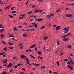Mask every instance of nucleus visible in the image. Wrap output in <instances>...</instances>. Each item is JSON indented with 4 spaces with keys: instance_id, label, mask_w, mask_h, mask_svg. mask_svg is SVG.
Returning <instances> with one entry per match:
<instances>
[{
    "instance_id": "1",
    "label": "nucleus",
    "mask_w": 74,
    "mask_h": 74,
    "mask_svg": "<svg viewBox=\"0 0 74 74\" xmlns=\"http://www.w3.org/2000/svg\"><path fill=\"white\" fill-rule=\"evenodd\" d=\"M67 64L68 65L67 66L68 67H69V68H70L71 70H73V68H72V66H71V63L70 62V61H68V62L67 63Z\"/></svg>"
},
{
    "instance_id": "2",
    "label": "nucleus",
    "mask_w": 74,
    "mask_h": 74,
    "mask_svg": "<svg viewBox=\"0 0 74 74\" xmlns=\"http://www.w3.org/2000/svg\"><path fill=\"white\" fill-rule=\"evenodd\" d=\"M66 16L67 17H71L72 16V14H66Z\"/></svg>"
},
{
    "instance_id": "3",
    "label": "nucleus",
    "mask_w": 74,
    "mask_h": 74,
    "mask_svg": "<svg viewBox=\"0 0 74 74\" xmlns=\"http://www.w3.org/2000/svg\"><path fill=\"white\" fill-rule=\"evenodd\" d=\"M32 25H34L35 27H36V28L38 27L37 24L36 23H32Z\"/></svg>"
},
{
    "instance_id": "4",
    "label": "nucleus",
    "mask_w": 74,
    "mask_h": 74,
    "mask_svg": "<svg viewBox=\"0 0 74 74\" xmlns=\"http://www.w3.org/2000/svg\"><path fill=\"white\" fill-rule=\"evenodd\" d=\"M12 64L11 63L9 64L7 66L8 67H12Z\"/></svg>"
},
{
    "instance_id": "5",
    "label": "nucleus",
    "mask_w": 74,
    "mask_h": 74,
    "mask_svg": "<svg viewBox=\"0 0 74 74\" xmlns=\"http://www.w3.org/2000/svg\"><path fill=\"white\" fill-rule=\"evenodd\" d=\"M61 27V26H57L56 27V30H57L58 29H60V28Z\"/></svg>"
},
{
    "instance_id": "6",
    "label": "nucleus",
    "mask_w": 74,
    "mask_h": 74,
    "mask_svg": "<svg viewBox=\"0 0 74 74\" xmlns=\"http://www.w3.org/2000/svg\"><path fill=\"white\" fill-rule=\"evenodd\" d=\"M69 38H67L66 37L65 38H64L63 39V40L65 41H67L68 40Z\"/></svg>"
},
{
    "instance_id": "7",
    "label": "nucleus",
    "mask_w": 74,
    "mask_h": 74,
    "mask_svg": "<svg viewBox=\"0 0 74 74\" xmlns=\"http://www.w3.org/2000/svg\"><path fill=\"white\" fill-rule=\"evenodd\" d=\"M21 59H24L25 57V56L24 55H21Z\"/></svg>"
},
{
    "instance_id": "8",
    "label": "nucleus",
    "mask_w": 74,
    "mask_h": 74,
    "mask_svg": "<svg viewBox=\"0 0 74 74\" xmlns=\"http://www.w3.org/2000/svg\"><path fill=\"white\" fill-rule=\"evenodd\" d=\"M42 19H35L36 21H38L39 22H40L41 21H42Z\"/></svg>"
},
{
    "instance_id": "9",
    "label": "nucleus",
    "mask_w": 74,
    "mask_h": 74,
    "mask_svg": "<svg viewBox=\"0 0 74 74\" xmlns=\"http://www.w3.org/2000/svg\"><path fill=\"white\" fill-rule=\"evenodd\" d=\"M26 32H25L24 33H23V37H26V36H27V35H26Z\"/></svg>"
},
{
    "instance_id": "10",
    "label": "nucleus",
    "mask_w": 74,
    "mask_h": 74,
    "mask_svg": "<svg viewBox=\"0 0 74 74\" xmlns=\"http://www.w3.org/2000/svg\"><path fill=\"white\" fill-rule=\"evenodd\" d=\"M36 45H35V44H34L33 45H32V46H30V48L31 49L32 48H34V47H35V46H36Z\"/></svg>"
},
{
    "instance_id": "11",
    "label": "nucleus",
    "mask_w": 74,
    "mask_h": 74,
    "mask_svg": "<svg viewBox=\"0 0 74 74\" xmlns=\"http://www.w3.org/2000/svg\"><path fill=\"white\" fill-rule=\"evenodd\" d=\"M48 36H45V37H44V40H47V39H48Z\"/></svg>"
},
{
    "instance_id": "12",
    "label": "nucleus",
    "mask_w": 74,
    "mask_h": 74,
    "mask_svg": "<svg viewBox=\"0 0 74 74\" xmlns=\"http://www.w3.org/2000/svg\"><path fill=\"white\" fill-rule=\"evenodd\" d=\"M70 61L71 64H74V62H73L72 60H70Z\"/></svg>"
},
{
    "instance_id": "13",
    "label": "nucleus",
    "mask_w": 74,
    "mask_h": 74,
    "mask_svg": "<svg viewBox=\"0 0 74 74\" xmlns=\"http://www.w3.org/2000/svg\"><path fill=\"white\" fill-rule=\"evenodd\" d=\"M47 19H50L51 18V15H47Z\"/></svg>"
},
{
    "instance_id": "14",
    "label": "nucleus",
    "mask_w": 74,
    "mask_h": 74,
    "mask_svg": "<svg viewBox=\"0 0 74 74\" xmlns=\"http://www.w3.org/2000/svg\"><path fill=\"white\" fill-rule=\"evenodd\" d=\"M69 29V27H67L66 28V33L68 32V29Z\"/></svg>"
},
{
    "instance_id": "15",
    "label": "nucleus",
    "mask_w": 74,
    "mask_h": 74,
    "mask_svg": "<svg viewBox=\"0 0 74 74\" xmlns=\"http://www.w3.org/2000/svg\"><path fill=\"white\" fill-rule=\"evenodd\" d=\"M67 35H65V36H62L63 38V39L64 38H66V37H67Z\"/></svg>"
},
{
    "instance_id": "16",
    "label": "nucleus",
    "mask_w": 74,
    "mask_h": 74,
    "mask_svg": "<svg viewBox=\"0 0 74 74\" xmlns=\"http://www.w3.org/2000/svg\"><path fill=\"white\" fill-rule=\"evenodd\" d=\"M8 16H9V18H14L13 16L11 15H8Z\"/></svg>"
},
{
    "instance_id": "17",
    "label": "nucleus",
    "mask_w": 74,
    "mask_h": 74,
    "mask_svg": "<svg viewBox=\"0 0 74 74\" xmlns=\"http://www.w3.org/2000/svg\"><path fill=\"white\" fill-rule=\"evenodd\" d=\"M4 27L2 24H0V28H3Z\"/></svg>"
},
{
    "instance_id": "18",
    "label": "nucleus",
    "mask_w": 74,
    "mask_h": 74,
    "mask_svg": "<svg viewBox=\"0 0 74 74\" xmlns=\"http://www.w3.org/2000/svg\"><path fill=\"white\" fill-rule=\"evenodd\" d=\"M46 12H43V10H42V15H43V14H46Z\"/></svg>"
},
{
    "instance_id": "19",
    "label": "nucleus",
    "mask_w": 74,
    "mask_h": 74,
    "mask_svg": "<svg viewBox=\"0 0 74 74\" xmlns=\"http://www.w3.org/2000/svg\"><path fill=\"white\" fill-rule=\"evenodd\" d=\"M3 49L4 50V51H7V47H6L5 48Z\"/></svg>"
},
{
    "instance_id": "20",
    "label": "nucleus",
    "mask_w": 74,
    "mask_h": 74,
    "mask_svg": "<svg viewBox=\"0 0 74 74\" xmlns=\"http://www.w3.org/2000/svg\"><path fill=\"white\" fill-rule=\"evenodd\" d=\"M9 8H10V6H7L5 8V10H7V9H9Z\"/></svg>"
},
{
    "instance_id": "21",
    "label": "nucleus",
    "mask_w": 74,
    "mask_h": 74,
    "mask_svg": "<svg viewBox=\"0 0 74 74\" xmlns=\"http://www.w3.org/2000/svg\"><path fill=\"white\" fill-rule=\"evenodd\" d=\"M38 58L40 59V60H43L42 57H40V56H38Z\"/></svg>"
},
{
    "instance_id": "22",
    "label": "nucleus",
    "mask_w": 74,
    "mask_h": 74,
    "mask_svg": "<svg viewBox=\"0 0 74 74\" xmlns=\"http://www.w3.org/2000/svg\"><path fill=\"white\" fill-rule=\"evenodd\" d=\"M2 44H7V43H6V42L5 41H2Z\"/></svg>"
},
{
    "instance_id": "23",
    "label": "nucleus",
    "mask_w": 74,
    "mask_h": 74,
    "mask_svg": "<svg viewBox=\"0 0 74 74\" xmlns=\"http://www.w3.org/2000/svg\"><path fill=\"white\" fill-rule=\"evenodd\" d=\"M57 64H58V66L59 67V66L60 65L59 62V61H57Z\"/></svg>"
},
{
    "instance_id": "24",
    "label": "nucleus",
    "mask_w": 74,
    "mask_h": 74,
    "mask_svg": "<svg viewBox=\"0 0 74 74\" xmlns=\"http://www.w3.org/2000/svg\"><path fill=\"white\" fill-rule=\"evenodd\" d=\"M68 48H69V49H71V46L70 45H68L67 46Z\"/></svg>"
},
{
    "instance_id": "25",
    "label": "nucleus",
    "mask_w": 74,
    "mask_h": 74,
    "mask_svg": "<svg viewBox=\"0 0 74 74\" xmlns=\"http://www.w3.org/2000/svg\"><path fill=\"white\" fill-rule=\"evenodd\" d=\"M38 54L39 55H40V54H41L42 52L41 51H38Z\"/></svg>"
},
{
    "instance_id": "26",
    "label": "nucleus",
    "mask_w": 74,
    "mask_h": 74,
    "mask_svg": "<svg viewBox=\"0 0 74 74\" xmlns=\"http://www.w3.org/2000/svg\"><path fill=\"white\" fill-rule=\"evenodd\" d=\"M4 32V29H2L0 31V33H3Z\"/></svg>"
},
{
    "instance_id": "27",
    "label": "nucleus",
    "mask_w": 74,
    "mask_h": 74,
    "mask_svg": "<svg viewBox=\"0 0 74 74\" xmlns=\"http://www.w3.org/2000/svg\"><path fill=\"white\" fill-rule=\"evenodd\" d=\"M39 9L37 10H35V12H36V13H38L39 11Z\"/></svg>"
},
{
    "instance_id": "28",
    "label": "nucleus",
    "mask_w": 74,
    "mask_h": 74,
    "mask_svg": "<svg viewBox=\"0 0 74 74\" xmlns=\"http://www.w3.org/2000/svg\"><path fill=\"white\" fill-rule=\"evenodd\" d=\"M41 68H42L43 69H45L46 68L45 66H43L42 67H41Z\"/></svg>"
},
{
    "instance_id": "29",
    "label": "nucleus",
    "mask_w": 74,
    "mask_h": 74,
    "mask_svg": "<svg viewBox=\"0 0 74 74\" xmlns=\"http://www.w3.org/2000/svg\"><path fill=\"white\" fill-rule=\"evenodd\" d=\"M8 44H10V45H13V44L10 43V42H8Z\"/></svg>"
},
{
    "instance_id": "30",
    "label": "nucleus",
    "mask_w": 74,
    "mask_h": 74,
    "mask_svg": "<svg viewBox=\"0 0 74 74\" xmlns=\"http://www.w3.org/2000/svg\"><path fill=\"white\" fill-rule=\"evenodd\" d=\"M35 64L36 66H39L40 65V64H36V63H35Z\"/></svg>"
},
{
    "instance_id": "31",
    "label": "nucleus",
    "mask_w": 74,
    "mask_h": 74,
    "mask_svg": "<svg viewBox=\"0 0 74 74\" xmlns=\"http://www.w3.org/2000/svg\"><path fill=\"white\" fill-rule=\"evenodd\" d=\"M7 72H3L2 73V74H7Z\"/></svg>"
},
{
    "instance_id": "32",
    "label": "nucleus",
    "mask_w": 74,
    "mask_h": 74,
    "mask_svg": "<svg viewBox=\"0 0 74 74\" xmlns=\"http://www.w3.org/2000/svg\"><path fill=\"white\" fill-rule=\"evenodd\" d=\"M23 46L21 45V46H20V49H22L23 48Z\"/></svg>"
},
{
    "instance_id": "33",
    "label": "nucleus",
    "mask_w": 74,
    "mask_h": 74,
    "mask_svg": "<svg viewBox=\"0 0 74 74\" xmlns=\"http://www.w3.org/2000/svg\"><path fill=\"white\" fill-rule=\"evenodd\" d=\"M68 60L67 59H64V61H66V62H67Z\"/></svg>"
},
{
    "instance_id": "34",
    "label": "nucleus",
    "mask_w": 74,
    "mask_h": 74,
    "mask_svg": "<svg viewBox=\"0 0 74 74\" xmlns=\"http://www.w3.org/2000/svg\"><path fill=\"white\" fill-rule=\"evenodd\" d=\"M3 62L5 64H7V62H5L4 60L3 61Z\"/></svg>"
},
{
    "instance_id": "35",
    "label": "nucleus",
    "mask_w": 74,
    "mask_h": 74,
    "mask_svg": "<svg viewBox=\"0 0 74 74\" xmlns=\"http://www.w3.org/2000/svg\"><path fill=\"white\" fill-rule=\"evenodd\" d=\"M3 62L5 64H7V62H5L4 60L3 61Z\"/></svg>"
},
{
    "instance_id": "36",
    "label": "nucleus",
    "mask_w": 74,
    "mask_h": 74,
    "mask_svg": "<svg viewBox=\"0 0 74 74\" xmlns=\"http://www.w3.org/2000/svg\"><path fill=\"white\" fill-rule=\"evenodd\" d=\"M3 62L5 64H7V62H5L4 60L3 61Z\"/></svg>"
},
{
    "instance_id": "37",
    "label": "nucleus",
    "mask_w": 74,
    "mask_h": 74,
    "mask_svg": "<svg viewBox=\"0 0 74 74\" xmlns=\"http://www.w3.org/2000/svg\"><path fill=\"white\" fill-rule=\"evenodd\" d=\"M1 38H4V35H3V34H1Z\"/></svg>"
},
{
    "instance_id": "38",
    "label": "nucleus",
    "mask_w": 74,
    "mask_h": 74,
    "mask_svg": "<svg viewBox=\"0 0 74 74\" xmlns=\"http://www.w3.org/2000/svg\"><path fill=\"white\" fill-rule=\"evenodd\" d=\"M14 8H15V7H13V8H11V10L12 11V10H13V9H14Z\"/></svg>"
},
{
    "instance_id": "39",
    "label": "nucleus",
    "mask_w": 74,
    "mask_h": 74,
    "mask_svg": "<svg viewBox=\"0 0 74 74\" xmlns=\"http://www.w3.org/2000/svg\"><path fill=\"white\" fill-rule=\"evenodd\" d=\"M24 17H22V16H20L19 19H23Z\"/></svg>"
},
{
    "instance_id": "40",
    "label": "nucleus",
    "mask_w": 74,
    "mask_h": 74,
    "mask_svg": "<svg viewBox=\"0 0 74 74\" xmlns=\"http://www.w3.org/2000/svg\"><path fill=\"white\" fill-rule=\"evenodd\" d=\"M25 14H21L20 16H22V17H23L25 16Z\"/></svg>"
},
{
    "instance_id": "41",
    "label": "nucleus",
    "mask_w": 74,
    "mask_h": 74,
    "mask_svg": "<svg viewBox=\"0 0 74 74\" xmlns=\"http://www.w3.org/2000/svg\"><path fill=\"white\" fill-rule=\"evenodd\" d=\"M57 44L59 45H60V41H59V40H58L57 41Z\"/></svg>"
},
{
    "instance_id": "42",
    "label": "nucleus",
    "mask_w": 74,
    "mask_h": 74,
    "mask_svg": "<svg viewBox=\"0 0 74 74\" xmlns=\"http://www.w3.org/2000/svg\"><path fill=\"white\" fill-rule=\"evenodd\" d=\"M32 12H28V14H32Z\"/></svg>"
},
{
    "instance_id": "43",
    "label": "nucleus",
    "mask_w": 74,
    "mask_h": 74,
    "mask_svg": "<svg viewBox=\"0 0 74 74\" xmlns=\"http://www.w3.org/2000/svg\"><path fill=\"white\" fill-rule=\"evenodd\" d=\"M32 8H35V7H36V5H32Z\"/></svg>"
},
{
    "instance_id": "44",
    "label": "nucleus",
    "mask_w": 74,
    "mask_h": 74,
    "mask_svg": "<svg viewBox=\"0 0 74 74\" xmlns=\"http://www.w3.org/2000/svg\"><path fill=\"white\" fill-rule=\"evenodd\" d=\"M68 5H74V3H72L71 4H68Z\"/></svg>"
},
{
    "instance_id": "45",
    "label": "nucleus",
    "mask_w": 74,
    "mask_h": 74,
    "mask_svg": "<svg viewBox=\"0 0 74 74\" xmlns=\"http://www.w3.org/2000/svg\"><path fill=\"white\" fill-rule=\"evenodd\" d=\"M9 37H14V36L13 35H10Z\"/></svg>"
},
{
    "instance_id": "46",
    "label": "nucleus",
    "mask_w": 74,
    "mask_h": 74,
    "mask_svg": "<svg viewBox=\"0 0 74 74\" xmlns=\"http://www.w3.org/2000/svg\"><path fill=\"white\" fill-rule=\"evenodd\" d=\"M45 26H42V27H41V29H43L44 28H45Z\"/></svg>"
},
{
    "instance_id": "47",
    "label": "nucleus",
    "mask_w": 74,
    "mask_h": 74,
    "mask_svg": "<svg viewBox=\"0 0 74 74\" xmlns=\"http://www.w3.org/2000/svg\"><path fill=\"white\" fill-rule=\"evenodd\" d=\"M17 65H16L15 66H13V67H15V68H17Z\"/></svg>"
},
{
    "instance_id": "48",
    "label": "nucleus",
    "mask_w": 74,
    "mask_h": 74,
    "mask_svg": "<svg viewBox=\"0 0 74 74\" xmlns=\"http://www.w3.org/2000/svg\"><path fill=\"white\" fill-rule=\"evenodd\" d=\"M49 72L50 73H52V71H51V70H50V71H49Z\"/></svg>"
},
{
    "instance_id": "49",
    "label": "nucleus",
    "mask_w": 74,
    "mask_h": 74,
    "mask_svg": "<svg viewBox=\"0 0 74 74\" xmlns=\"http://www.w3.org/2000/svg\"><path fill=\"white\" fill-rule=\"evenodd\" d=\"M16 12L15 11H13L12 12V13H13V14L14 13H16Z\"/></svg>"
},
{
    "instance_id": "50",
    "label": "nucleus",
    "mask_w": 74,
    "mask_h": 74,
    "mask_svg": "<svg viewBox=\"0 0 74 74\" xmlns=\"http://www.w3.org/2000/svg\"><path fill=\"white\" fill-rule=\"evenodd\" d=\"M63 52H62L61 53V54H60V55L62 56V55H63Z\"/></svg>"
},
{
    "instance_id": "51",
    "label": "nucleus",
    "mask_w": 74,
    "mask_h": 74,
    "mask_svg": "<svg viewBox=\"0 0 74 74\" xmlns=\"http://www.w3.org/2000/svg\"><path fill=\"white\" fill-rule=\"evenodd\" d=\"M23 64H22V63H19V66L20 65H23Z\"/></svg>"
},
{
    "instance_id": "52",
    "label": "nucleus",
    "mask_w": 74,
    "mask_h": 74,
    "mask_svg": "<svg viewBox=\"0 0 74 74\" xmlns=\"http://www.w3.org/2000/svg\"><path fill=\"white\" fill-rule=\"evenodd\" d=\"M53 73H55V74H58L57 72H53Z\"/></svg>"
},
{
    "instance_id": "53",
    "label": "nucleus",
    "mask_w": 74,
    "mask_h": 74,
    "mask_svg": "<svg viewBox=\"0 0 74 74\" xmlns=\"http://www.w3.org/2000/svg\"><path fill=\"white\" fill-rule=\"evenodd\" d=\"M14 30L15 31L17 30V29L15 27H14Z\"/></svg>"
},
{
    "instance_id": "54",
    "label": "nucleus",
    "mask_w": 74,
    "mask_h": 74,
    "mask_svg": "<svg viewBox=\"0 0 74 74\" xmlns=\"http://www.w3.org/2000/svg\"><path fill=\"white\" fill-rule=\"evenodd\" d=\"M28 2H29V1H27V2H26V5H27V4H28Z\"/></svg>"
},
{
    "instance_id": "55",
    "label": "nucleus",
    "mask_w": 74,
    "mask_h": 74,
    "mask_svg": "<svg viewBox=\"0 0 74 74\" xmlns=\"http://www.w3.org/2000/svg\"><path fill=\"white\" fill-rule=\"evenodd\" d=\"M64 31H66V27H64L63 29Z\"/></svg>"
},
{
    "instance_id": "56",
    "label": "nucleus",
    "mask_w": 74,
    "mask_h": 74,
    "mask_svg": "<svg viewBox=\"0 0 74 74\" xmlns=\"http://www.w3.org/2000/svg\"><path fill=\"white\" fill-rule=\"evenodd\" d=\"M9 48H10V49H14V47H8Z\"/></svg>"
},
{
    "instance_id": "57",
    "label": "nucleus",
    "mask_w": 74,
    "mask_h": 74,
    "mask_svg": "<svg viewBox=\"0 0 74 74\" xmlns=\"http://www.w3.org/2000/svg\"><path fill=\"white\" fill-rule=\"evenodd\" d=\"M72 35V34H70V33H68L67 34V36H68V35Z\"/></svg>"
},
{
    "instance_id": "58",
    "label": "nucleus",
    "mask_w": 74,
    "mask_h": 74,
    "mask_svg": "<svg viewBox=\"0 0 74 74\" xmlns=\"http://www.w3.org/2000/svg\"><path fill=\"white\" fill-rule=\"evenodd\" d=\"M12 38V39H13V40H14V41H16V40L14 38Z\"/></svg>"
},
{
    "instance_id": "59",
    "label": "nucleus",
    "mask_w": 74,
    "mask_h": 74,
    "mask_svg": "<svg viewBox=\"0 0 74 74\" xmlns=\"http://www.w3.org/2000/svg\"><path fill=\"white\" fill-rule=\"evenodd\" d=\"M39 12H42V11H43V10H39Z\"/></svg>"
},
{
    "instance_id": "60",
    "label": "nucleus",
    "mask_w": 74,
    "mask_h": 74,
    "mask_svg": "<svg viewBox=\"0 0 74 74\" xmlns=\"http://www.w3.org/2000/svg\"><path fill=\"white\" fill-rule=\"evenodd\" d=\"M37 16H38L37 15H35L34 17V18H36V17H37Z\"/></svg>"
},
{
    "instance_id": "61",
    "label": "nucleus",
    "mask_w": 74,
    "mask_h": 74,
    "mask_svg": "<svg viewBox=\"0 0 74 74\" xmlns=\"http://www.w3.org/2000/svg\"><path fill=\"white\" fill-rule=\"evenodd\" d=\"M5 55H5V54H4L3 55V57H4V58H5Z\"/></svg>"
},
{
    "instance_id": "62",
    "label": "nucleus",
    "mask_w": 74,
    "mask_h": 74,
    "mask_svg": "<svg viewBox=\"0 0 74 74\" xmlns=\"http://www.w3.org/2000/svg\"><path fill=\"white\" fill-rule=\"evenodd\" d=\"M35 50H36V51H37V50H38L37 47H35Z\"/></svg>"
},
{
    "instance_id": "63",
    "label": "nucleus",
    "mask_w": 74,
    "mask_h": 74,
    "mask_svg": "<svg viewBox=\"0 0 74 74\" xmlns=\"http://www.w3.org/2000/svg\"><path fill=\"white\" fill-rule=\"evenodd\" d=\"M24 73L23 72H21L20 73V74H24Z\"/></svg>"
},
{
    "instance_id": "64",
    "label": "nucleus",
    "mask_w": 74,
    "mask_h": 74,
    "mask_svg": "<svg viewBox=\"0 0 74 74\" xmlns=\"http://www.w3.org/2000/svg\"><path fill=\"white\" fill-rule=\"evenodd\" d=\"M34 16V15H31L30 17H33Z\"/></svg>"
}]
</instances>
